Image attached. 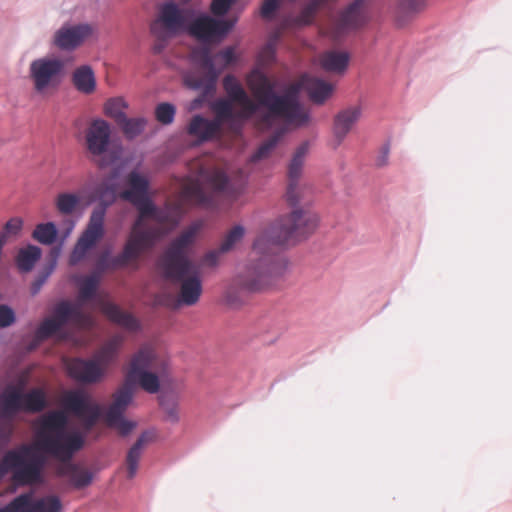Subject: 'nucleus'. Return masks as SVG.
Wrapping results in <instances>:
<instances>
[{
  "instance_id": "nucleus-43",
  "label": "nucleus",
  "mask_w": 512,
  "mask_h": 512,
  "mask_svg": "<svg viewBox=\"0 0 512 512\" xmlns=\"http://www.w3.org/2000/svg\"><path fill=\"white\" fill-rule=\"evenodd\" d=\"M426 0H399V7L403 13L411 14L422 10Z\"/></svg>"
},
{
  "instance_id": "nucleus-4",
  "label": "nucleus",
  "mask_w": 512,
  "mask_h": 512,
  "mask_svg": "<svg viewBox=\"0 0 512 512\" xmlns=\"http://www.w3.org/2000/svg\"><path fill=\"white\" fill-rule=\"evenodd\" d=\"M318 221V216L312 212L294 210L263 231L253 244V251L261 257L249 264L237 277V286L248 292L261 291L269 286L273 275L269 255L271 246L307 237L316 229Z\"/></svg>"
},
{
  "instance_id": "nucleus-7",
  "label": "nucleus",
  "mask_w": 512,
  "mask_h": 512,
  "mask_svg": "<svg viewBox=\"0 0 512 512\" xmlns=\"http://www.w3.org/2000/svg\"><path fill=\"white\" fill-rule=\"evenodd\" d=\"M154 359V351L150 347L140 348L129 363L124 384L113 395V402L105 414V422L109 427L116 428L121 435H127L135 427L134 422L123 417L132 400L135 384L138 383L142 389L151 394L159 391L158 376L147 371L152 367Z\"/></svg>"
},
{
  "instance_id": "nucleus-1",
  "label": "nucleus",
  "mask_w": 512,
  "mask_h": 512,
  "mask_svg": "<svg viewBox=\"0 0 512 512\" xmlns=\"http://www.w3.org/2000/svg\"><path fill=\"white\" fill-rule=\"evenodd\" d=\"M128 188L120 192L122 200L131 203L138 211L129 236L121 253L113 257V267H126L138 262L141 255L150 250L167 232L169 226L177 224V218L185 206L212 207L217 198L229 192V179L219 169L201 168L196 177L183 180L178 199L167 201L163 208L157 207L150 195V183L145 175L131 171L126 176Z\"/></svg>"
},
{
  "instance_id": "nucleus-48",
  "label": "nucleus",
  "mask_w": 512,
  "mask_h": 512,
  "mask_svg": "<svg viewBox=\"0 0 512 512\" xmlns=\"http://www.w3.org/2000/svg\"><path fill=\"white\" fill-rule=\"evenodd\" d=\"M22 220L19 218L10 219L4 226L3 233L9 237L11 235H17L22 228Z\"/></svg>"
},
{
  "instance_id": "nucleus-8",
  "label": "nucleus",
  "mask_w": 512,
  "mask_h": 512,
  "mask_svg": "<svg viewBox=\"0 0 512 512\" xmlns=\"http://www.w3.org/2000/svg\"><path fill=\"white\" fill-rule=\"evenodd\" d=\"M68 322L79 329H91L94 326L93 317L84 312L79 305L61 301L55 306L53 316L44 319L39 325L28 350L32 351L37 348L43 340L54 335Z\"/></svg>"
},
{
  "instance_id": "nucleus-31",
  "label": "nucleus",
  "mask_w": 512,
  "mask_h": 512,
  "mask_svg": "<svg viewBox=\"0 0 512 512\" xmlns=\"http://www.w3.org/2000/svg\"><path fill=\"white\" fill-rule=\"evenodd\" d=\"M34 505L33 493H23L15 497L6 506L0 508V512H34Z\"/></svg>"
},
{
  "instance_id": "nucleus-15",
  "label": "nucleus",
  "mask_w": 512,
  "mask_h": 512,
  "mask_svg": "<svg viewBox=\"0 0 512 512\" xmlns=\"http://www.w3.org/2000/svg\"><path fill=\"white\" fill-rule=\"evenodd\" d=\"M372 0H354L342 10L333 23V37L338 38L364 26L370 18Z\"/></svg>"
},
{
  "instance_id": "nucleus-45",
  "label": "nucleus",
  "mask_w": 512,
  "mask_h": 512,
  "mask_svg": "<svg viewBox=\"0 0 512 512\" xmlns=\"http://www.w3.org/2000/svg\"><path fill=\"white\" fill-rule=\"evenodd\" d=\"M235 0H212L210 5L211 12L216 16H222L227 13Z\"/></svg>"
},
{
  "instance_id": "nucleus-3",
  "label": "nucleus",
  "mask_w": 512,
  "mask_h": 512,
  "mask_svg": "<svg viewBox=\"0 0 512 512\" xmlns=\"http://www.w3.org/2000/svg\"><path fill=\"white\" fill-rule=\"evenodd\" d=\"M246 82L257 103L249 98L234 75L229 74L223 78L222 84L228 96L227 100L232 106L233 103L241 106L239 111H234V119L230 120L232 131H240L244 121L250 119L259 107L267 110L258 115L257 125L261 129L271 128L277 119H283L286 123L297 127L309 122V114L299 101L290 94L278 95L275 92V83L264 73L254 70L247 76Z\"/></svg>"
},
{
  "instance_id": "nucleus-39",
  "label": "nucleus",
  "mask_w": 512,
  "mask_h": 512,
  "mask_svg": "<svg viewBox=\"0 0 512 512\" xmlns=\"http://www.w3.org/2000/svg\"><path fill=\"white\" fill-rule=\"evenodd\" d=\"M63 505L56 495H47L35 500L34 512H62Z\"/></svg>"
},
{
  "instance_id": "nucleus-30",
  "label": "nucleus",
  "mask_w": 512,
  "mask_h": 512,
  "mask_svg": "<svg viewBox=\"0 0 512 512\" xmlns=\"http://www.w3.org/2000/svg\"><path fill=\"white\" fill-rule=\"evenodd\" d=\"M320 8V5L311 0L305 7L302 8L299 15L289 18L285 21L286 26L302 27L310 25Z\"/></svg>"
},
{
  "instance_id": "nucleus-41",
  "label": "nucleus",
  "mask_w": 512,
  "mask_h": 512,
  "mask_svg": "<svg viewBox=\"0 0 512 512\" xmlns=\"http://www.w3.org/2000/svg\"><path fill=\"white\" fill-rule=\"evenodd\" d=\"M16 321L15 312L11 307L0 304V328H6L14 324Z\"/></svg>"
},
{
  "instance_id": "nucleus-22",
  "label": "nucleus",
  "mask_w": 512,
  "mask_h": 512,
  "mask_svg": "<svg viewBox=\"0 0 512 512\" xmlns=\"http://www.w3.org/2000/svg\"><path fill=\"white\" fill-rule=\"evenodd\" d=\"M110 260L101 258L97 263V271L83 278L80 287H79V295H78V303L75 305H79L82 308V304L93 299L96 295L98 285L100 283V274L106 269H117L118 267H113Z\"/></svg>"
},
{
  "instance_id": "nucleus-26",
  "label": "nucleus",
  "mask_w": 512,
  "mask_h": 512,
  "mask_svg": "<svg viewBox=\"0 0 512 512\" xmlns=\"http://www.w3.org/2000/svg\"><path fill=\"white\" fill-rule=\"evenodd\" d=\"M347 52L326 51L319 56L320 66L327 72L342 74L349 63Z\"/></svg>"
},
{
  "instance_id": "nucleus-51",
  "label": "nucleus",
  "mask_w": 512,
  "mask_h": 512,
  "mask_svg": "<svg viewBox=\"0 0 512 512\" xmlns=\"http://www.w3.org/2000/svg\"><path fill=\"white\" fill-rule=\"evenodd\" d=\"M7 238L8 236L6 235V233H1L0 234V254L2 255V249H3V246L5 245L6 241H7Z\"/></svg>"
},
{
  "instance_id": "nucleus-32",
  "label": "nucleus",
  "mask_w": 512,
  "mask_h": 512,
  "mask_svg": "<svg viewBox=\"0 0 512 512\" xmlns=\"http://www.w3.org/2000/svg\"><path fill=\"white\" fill-rule=\"evenodd\" d=\"M80 197L75 193L64 192L57 195L55 206L59 213L71 215L80 205Z\"/></svg>"
},
{
  "instance_id": "nucleus-27",
  "label": "nucleus",
  "mask_w": 512,
  "mask_h": 512,
  "mask_svg": "<svg viewBox=\"0 0 512 512\" xmlns=\"http://www.w3.org/2000/svg\"><path fill=\"white\" fill-rule=\"evenodd\" d=\"M151 440L148 432H144L137 439L135 444L129 449L126 457L127 477L132 479L135 477L138 470V463L142 455L145 445Z\"/></svg>"
},
{
  "instance_id": "nucleus-28",
  "label": "nucleus",
  "mask_w": 512,
  "mask_h": 512,
  "mask_svg": "<svg viewBox=\"0 0 512 512\" xmlns=\"http://www.w3.org/2000/svg\"><path fill=\"white\" fill-rule=\"evenodd\" d=\"M72 82L78 91L85 94L92 93L96 87L95 76L89 66L77 68L73 73Z\"/></svg>"
},
{
  "instance_id": "nucleus-17",
  "label": "nucleus",
  "mask_w": 512,
  "mask_h": 512,
  "mask_svg": "<svg viewBox=\"0 0 512 512\" xmlns=\"http://www.w3.org/2000/svg\"><path fill=\"white\" fill-rule=\"evenodd\" d=\"M67 375L77 382L95 384L105 376V369L94 358H67L64 361Z\"/></svg>"
},
{
  "instance_id": "nucleus-24",
  "label": "nucleus",
  "mask_w": 512,
  "mask_h": 512,
  "mask_svg": "<svg viewBox=\"0 0 512 512\" xmlns=\"http://www.w3.org/2000/svg\"><path fill=\"white\" fill-rule=\"evenodd\" d=\"M101 312L113 323L129 332H135L140 328L139 321L129 312L123 311L118 305L99 300Z\"/></svg>"
},
{
  "instance_id": "nucleus-37",
  "label": "nucleus",
  "mask_w": 512,
  "mask_h": 512,
  "mask_svg": "<svg viewBox=\"0 0 512 512\" xmlns=\"http://www.w3.org/2000/svg\"><path fill=\"white\" fill-rule=\"evenodd\" d=\"M128 107L123 98L109 99L104 106L105 114L114 119L117 125L126 117L125 109Z\"/></svg>"
},
{
  "instance_id": "nucleus-40",
  "label": "nucleus",
  "mask_w": 512,
  "mask_h": 512,
  "mask_svg": "<svg viewBox=\"0 0 512 512\" xmlns=\"http://www.w3.org/2000/svg\"><path fill=\"white\" fill-rule=\"evenodd\" d=\"M175 114L176 108L171 103L162 102L155 107V118L163 125L171 124L174 120Z\"/></svg>"
},
{
  "instance_id": "nucleus-34",
  "label": "nucleus",
  "mask_w": 512,
  "mask_h": 512,
  "mask_svg": "<svg viewBox=\"0 0 512 512\" xmlns=\"http://www.w3.org/2000/svg\"><path fill=\"white\" fill-rule=\"evenodd\" d=\"M285 133L284 129L274 132L266 141H264L256 152L251 156L250 161L255 163L262 159L267 158L274 150L280 139Z\"/></svg>"
},
{
  "instance_id": "nucleus-23",
  "label": "nucleus",
  "mask_w": 512,
  "mask_h": 512,
  "mask_svg": "<svg viewBox=\"0 0 512 512\" xmlns=\"http://www.w3.org/2000/svg\"><path fill=\"white\" fill-rule=\"evenodd\" d=\"M68 460H61L62 464L56 468V475L67 477L69 483L74 489H83L89 486L93 481V473L85 468H81ZM60 461V459H58Z\"/></svg>"
},
{
  "instance_id": "nucleus-42",
  "label": "nucleus",
  "mask_w": 512,
  "mask_h": 512,
  "mask_svg": "<svg viewBox=\"0 0 512 512\" xmlns=\"http://www.w3.org/2000/svg\"><path fill=\"white\" fill-rule=\"evenodd\" d=\"M214 59L220 60L221 69L226 68L236 60L234 47L229 46L224 48L214 56Z\"/></svg>"
},
{
  "instance_id": "nucleus-2",
  "label": "nucleus",
  "mask_w": 512,
  "mask_h": 512,
  "mask_svg": "<svg viewBox=\"0 0 512 512\" xmlns=\"http://www.w3.org/2000/svg\"><path fill=\"white\" fill-rule=\"evenodd\" d=\"M68 418L63 411L54 410L44 414L38 421L36 439L8 451L0 461V480L13 469V481L18 485L39 483L46 464V455L68 460L84 445L78 432L66 431Z\"/></svg>"
},
{
  "instance_id": "nucleus-35",
  "label": "nucleus",
  "mask_w": 512,
  "mask_h": 512,
  "mask_svg": "<svg viewBox=\"0 0 512 512\" xmlns=\"http://www.w3.org/2000/svg\"><path fill=\"white\" fill-rule=\"evenodd\" d=\"M146 124L147 120L143 117L127 118L126 116L118 126L121 128L126 138L133 139L144 131Z\"/></svg>"
},
{
  "instance_id": "nucleus-11",
  "label": "nucleus",
  "mask_w": 512,
  "mask_h": 512,
  "mask_svg": "<svg viewBox=\"0 0 512 512\" xmlns=\"http://www.w3.org/2000/svg\"><path fill=\"white\" fill-rule=\"evenodd\" d=\"M65 63L55 57H42L31 62L29 76L34 90L41 95L56 91L64 77Z\"/></svg>"
},
{
  "instance_id": "nucleus-20",
  "label": "nucleus",
  "mask_w": 512,
  "mask_h": 512,
  "mask_svg": "<svg viewBox=\"0 0 512 512\" xmlns=\"http://www.w3.org/2000/svg\"><path fill=\"white\" fill-rule=\"evenodd\" d=\"M362 114L360 106L348 107L338 112L333 123V148H337L357 123Z\"/></svg>"
},
{
  "instance_id": "nucleus-19",
  "label": "nucleus",
  "mask_w": 512,
  "mask_h": 512,
  "mask_svg": "<svg viewBox=\"0 0 512 512\" xmlns=\"http://www.w3.org/2000/svg\"><path fill=\"white\" fill-rule=\"evenodd\" d=\"M299 89L305 90L312 102L323 104L332 95L334 87L324 80L310 75H303L299 83L292 85L285 94H290L297 98ZM296 100L298 101V99Z\"/></svg>"
},
{
  "instance_id": "nucleus-33",
  "label": "nucleus",
  "mask_w": 512,
  "mask_h": 512,
  "mask_svg": "<svg viewBox=\"0 0 512 512\" xmlns=\"http://www.w3.org/2000/svg\"><path fill=\"white\" fill-rule=\"evenodd\" d=\"M57 228L53 222H46L36 225L32 237L44 245H51L56 241Z\"/></svg>"
},
{
  "instance_id": "nucleus-36",
  "label": "nucleus",
  "mask_w": 512,
  "mask_h": 512,
  "mask_svg": "<svg viewBox=\"0 0 512 512\" xmlns=\"http://www.w3.org/2000/svg\"><path fill=\"white\" fill-rule=\"evenodd\" d=\"M95 195L101 202L98 207H105L106 209L107 206L113 203L117 197L116 185L108 180H105L97 186L95 189Z\"/></svg>"
},
{
  "instance_id": "nucleus-21",
  "label": "nucleus",
  "mask_w": 512,
  "mask_h": 512,
  "mask_svg": "<svg viewBox=\"0 0 512 512\" xmlns=\"http://www.w3.org/2000/svg\"><path fill=\"white\" fill-rule=\"evenodd\" d=\"M91 34L92 27L88 24L63 27L56 32L54 43L60 49L71 50L79 46Z\"/></svg>"
},
{
  "instance_id": "nucleus-38",
  "label": "nucleus",
  "mask_w": 512,
  "mask_h": 512,
  "mask_svg": "<svg viewBox=\"0 0 512 512\" xmlns=\"http://www.w3.org/2000/svg\"><path fill=\"white\" fill-rule=\"evenodd\" d=\"M244 234V227L241 225H235L224 235L219 245L220 250L225 253L231 251L235 245L242 240Z\"/></svg>"
},
{
  "instance_id": "nucleus-47",
  "label": "nucleus",
  "mask_w": 512,
  "mask_h": 512,
  "mask_svg": "<svg viewBox=\"0 0 512 512\" xmlns=\"http://www.w3.org/2000/svg\"><path fill=\"white\" fill-rule=\"evenodd\" d=\"M6 420L0 423V443H7L13 433V425L10 421L11 418H5Z\"/></svg>"
},
{
  "instance_id": "nucleus-25",
  "label": "nucleus",
  "mask_w": 512,
  "mask_h": 512,
  "mask_svg": "<svg viewBox=\"0 0 512 512\" xmlns=\"http://www.w3.org/2000/svg\"><path fill=\"white\" fill-rule=\"evenodd\" d=\"M124 342V337L120 334L112 336L106 341L102 347L95 353L94 360H96L107 372V368L112 363L117 355L120 347Z\"/></svg>"
},
{
  "instance_id": "nucleus-18",
  "label": "nucleus",
  "mask_w": 512,
  "mask_h": 512,
  "mask_svg": "<svg viewBox=\"0 0 512 512\" xmlns=\"http://www.w3.org/2000/svg\"><path fill=\"white\" fill-rule=\"evenodd\" d=\"M309 150V143H302L295 151L288 167V185L286 199L290 205H296L302 197L303 188L299 184L305 157Z\"/></svg>"
},
{
  "instance_id": "nucleus-12",
  "label": "nucleus",
  "mask_w": 512,
  "mask_h": 512,
  "mask_svg": "<svg viewBox=\"0 0 512 512\" xmlns=\"http://www.w3.org/2000/svg\"><path fill=\"white\" fill-rule=\"evenodd\" d=\"M191 58L204 72L187 73L184 77L186 85L192 89L203 90L205 93L213 91L221 69L216 68L210 48L207 46L195 48Z\"/></svg>"
},
{
  "instance_id": "nucleus-14",
  "label": "nucleus",
  "mask_w": 512,
  "mask_h": 512,
  "mask_svg": "<svg viewBox=\"0 0 512 512\" xmlns=\"http://www.w3.org/2000/svg\"><path fill=\"white\" fill-rule=\"evenodd\" d=\"M62 404L65 409L79 418L86 431H90L102 414L101 406L91 396L81 390H69L64 393Z\"/></svg>"
},
{
  "instance_id": "nucleus-46",
  "label": "nucleus",
  "mask_w": 512,
  "mask_h": 512,
  "mask_svg": "<svg viewBox=\"0 0 512 512\" xmlns=\"http://www.w3.org/2000/svg\"><path fill=\"white\" fill-rule=\"evenodd\" d=\"M224 253L225 252L220 250V247L210 250L202 257L201 264L208 267H214L218 264L220 256Z\"/></svg>"
},
{
  "instance_id": "nucleus-6",
  "label": "nucleus",
  "mask_w": 512,
  "mask_h": 512,
  "mask_svg": "<svg viewBox=\"0 0 512 512\" xmlns=\"http://www.w3.org/2000/svg\"><path fill=\"white\" fill-rule=\"evenodd\" d=\"M194 238L193 229L182 232L169 244L159 260L164 277L178 288V303L186 306L195 305L202 294L200 269L188 257Z\"/></svg>"
},
{
  "instance_id": "nucleus-16",
  "label": "nucleus",
  "mask_w": 512,
  "mask_h": 512,
  "mask_svg": "<svg viewBox=\"0 0 512 512\" xmlns=\"http://www.w3.org/2000/svg\"><path fill=\"white\" fill-rule=\"evenodd\" d=\"M110 139V125L102 119L93 120L85 131V146L89 158L99 167L106 165L102 156L105 155L109 149Z\"/></svg>"
},
{
  "instance_id": "nucleus-5",
  "label": "nucleus",
  "mask_w": 512,
  "mask_h": 512,
  "mask_svg": "<svg viewBox=\"0 0 512 512\" xmlns=\"http://www.w3.org/2000/svg\"><path fill=\"white\" fill-rule=\"evenodd\" d=\"M193 10L181 8L174 0H166L159 7L150 24V32L155 39L152 50L162 53L171 39L188 33L200 41H212L226 35L233 23L203 15L192 21Z\"/></svg>"
},
{
  "instance_id": "nucleus-29",
  "label": "nucleus",
  "mask_w": 512,
  "mask_h": 512,
  "mask_svg": "<svg viewBox=\"0 0 512 512\" xmlns=\"http://www.w3.org/2000/svg\"><path fill=\"white\" fill-rule=\"evenodd\" d=\"M41 257V249L35 245H28L20 249L17 257L16 264L20 271L29 272L33 269L35 263Z\"/></svg>"
},
{
  "instance_id": "nucleus-52",
  "label": "nucleus",
  "mask_w": 512,
  "mask_h": 512,
  "mask_svg": "<svg viewBox=\"0 0 512 512\" xmlns=\"http://www.w3.org/2000/svg\"><path fill=\"white\" fill-rule=\"evenodd\" d=\"M68 224H69V227L67 228V231H66L64 237H67L70 234V232L73 230V228H74V222L73 221H69Z\"/></svg>"
},
{
  "instance_id": "nucleus-10",
  "label": "nucleus",
  "mask_w": 512,
  "mask_h": 512,
  "mask_svg": "<svg viewBox=\"0 0 512 512\" xmlns=\"http://www.w3.org/2000/svg\"><path fill=\"white\" fill-rule=\"evenodd\" d=\"M46 406V394L41 388L27 393L20 388H9L0 396V418H12L18 412L38 413Z\"/></svg>"
},
{
  "instance_id": "nucleus-44",
  "label": "nucleus",
  "mask_w": 512,
  "mask_h": 512,
  "mask_svg": "<svg viewBox=\"0 0 512 512\" xmlns=\"http://www.w3.org/2000/svg\"><path fill=\"white\" fill-rule=\"evenodd\" d=\"M279 7L280 0H264L260 8V15L263 19L270 20Z\"/></svg>"
},
{
  "instance_id": "nucleus-9",
  "label": "nucleus",
  "mask_w": 512,
  "mask_h": 512,
  "mask_svg": "<svg viewBox=\"0 0 512 512\" xmlns=\"http://www.w3.org/2000/svg\"><path fill=\"white\" fill-rule=\"evenodd\" d=\"M215 114L214 119L209 120L201 115H195L190 120L187 127V133L196 138L199 142H206L220 137L222 126L225 123L230 124L234 119V110L231 103L224 98L217 99L211 105Z\"/></svg>"
},
{
  "instance_id": "nucleus-49",
  "label": "nucleus",
  "mask_w": 512,
  "mask_h": 512,
  "mask_svg": "<svg viewBox=\"0 0 512 512\" xmlns=\"http://www.w3.org/2000/svg\"><path fill=\"white\" fill-rule=\"evenodd\" d=\"M388 155H389V148L384 147L382 154L377 159V162H376L377 166L381 167V166L386 165L388 162Z\"/></svg>"
},
{
  "instance_id": "nucleus-50",
  "label": "nucleus",
  "mask_w": 512,
  "mask_h": 512,
  "mask_svg": "<svg viewBox=\"0 0 512 512\" xmlns=\"http://www.w3.org/2000/svg\"><path fill=\"white\" fill-rule=\"evenodd\" d=\"M49 274H50V271H49V272H47L43 277L39 278V279H38V280L33 284V288H32V290H33V293H34V294H35V293H37V292L40 290L41 286L43 285V283L45 282V280L47 279V277L49 276Z\"/></svg>"
},
{
  "instance_id": "nucleus-13",
  "label": "nucleus",
  "mask_w": 512,
  "mask_h": 512,
  "mask_svg": "<svg viewBox=\"0 0 512 512\" xmlns=\"http://www.w3.org/2000/svg\"><path fill=\"white\" fill-rule=\"evenodd\" d=\"M105 221V207H95L89 217L88 224L77 240L69 257V263L76 265L81 262L87 253L103 238Z\"/></svg>"
}]
</instances>
